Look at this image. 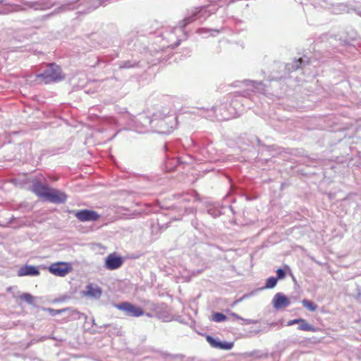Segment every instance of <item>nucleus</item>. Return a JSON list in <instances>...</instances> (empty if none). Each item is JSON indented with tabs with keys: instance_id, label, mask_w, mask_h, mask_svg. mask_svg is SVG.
<instances>
[{
	"instance_id": "nucleus-20",
	"label": "nucleus",
	"mask_w": 361,
	"mask_h": 361,
	"mask_svg": "<svg viewBox=\"0 0 361 361\" xmlns=\"http://www.w3.org/2000/svg\"><path fill=\"white\" fill-rule=\"evenodd\" d=\"M277 281H278V279H276V277H274V276L269 277L266 281L265 288H273L274 287L276 286Z\"/></svg>"
},
{
	"instance_id": "nucleus-36",
	"label": "nucleus",
	"mask_w": 361,
	"mask_h": 361,
	"mask_svg": "<svg viewBox=\"0 0 361 361\" xmlns=\"http://www.w3.org/2000/svg\"><path fill=\"white\" fill-rule=\"evenodd\" d=\"M4 0H0V3H2Z\"/></svg>"
},
{
	"instance_id": "nucleus-25",
	"label": "nucleus",
	"mask_w": 361,
	"mask_h": 361,
	"mask_svg": "<svg viewBox=\"0 0 361 361\" xmlns=\"http://www.w3.org/2000/svg\"><path fill=\"white\" fill-rule=\"evenodd\" d=\"M231 315L237 319L242 320L243 322V324H251L255 323V321H252V320L248 319L242 318L240 316H239L238 314H237L234 312H231Z\"/></svg>"
},
{
	"instance_id": "nucleus-13",
	"label": "nucleus",
	"mask_w": 361,
	"mask_h": 361,
	"mask_svg": "<svg viewBox=\"0 0 361 361\" xmlns=\"http://www.w3.org/2000/svg\"><path fill=\"white\" fill-rule=\"evenodd\" d=\"M39 274V271L38 269L32 265H25L21 267L18 270V276H38Z\"/></svg>"
},
{
	"instance_id": "nucleus-4",
	"label": "nucleus",
	"mask_w": 361,
	"mask_h": 361,
	"mask_svg": "<svg viewBox=\"0 0 361 361\" xmlns=\"http://www.w3.org/2000/svg\"><path fill=\"white\" fill-rule=\"evenodd\" d=\"M176 118L173 116H164L161 117L157 114V120L152 128H155L159 133H169L176 123Z\"/></svg>"
},
{
	"instance_id": "nucleus-18",
	"label": "nucleus",
	"mask_w": 361,
	"mask_h": 361,
	"mask_svg": "<svg viewBox=\"0 0 361 361\" xmlns=\"http://www.w3.org/2000/svg\"><path fill=\"white\" fill-rule=\"evenodd\" d=\"M302 303L305 307H306L307 310H309L312 312H314L317 308V305H315L314 302H312V301L307 300V299H304L302 301Z\"/></svg>"
},
{
	"instance_id": "nucleus-5",
	"label": "nucleus",
	"mask_w": 361,
	"mask_h": 361,
	"mask_svg": "<svg viewBox=\"0 0 361 361\" xmlns=\"http://www.w3.org/2000/svg\"><path fill=\"white\" fill-rule=\"evenodd\" d=\"M115 307L121 311H123L126 315L128 317H138L145 314L143 310L135 305L128 302H123L119 304H115Z\"/></svg>"
},
{
	"instance_id": "nucleus-11",
	"label": "nucleus",
	"mask_w": 361,
	"mask_h": 361,
	"mask_svg": "<svg viewBox=\"0 0 361 361\" xmlns=\"http://www.w3.org/2000/svg\"><path fill=\"white\" fill-rule=\"evenodd\" d=\"M272 304L275 309L279 310L282 307L289 306L290 302L285 295L281 293H278L274 295L272 300Z\"/></svg>"
},
{
	"instance_id": "nucleus-14",
	"label": "nucleus",
	"mask_w": 361,
	"mask_h": 361,
	"mask_svg": "<svg viewBox=\"0 0 361 361\" xmlns=\"http://www.w3.org/2000/svg\"><path fill=\"white\" fill-rule=\"evenodd\" d=\"M84 293L85 295L88 297L98 299L101 297L102 290L97 285L90 283L86 286Z\"/></svg>"
},
{
	"instance_id": "nucleus-29",
	"label": "nucleus",
	"mask_w": 361,
	"mask_h": 361,
	"mask_svg": "<svg viewBox=\"0 0 361 361\" xmlns=\"http://www.w3.org/2000/svg\"><path fill=\"white\" fill-rule=\"evenodd\" d=\"M276 274H277L276 279H282L286 276V273H285L284 270L282 269H277Z\"/></svg>"
},
{
	"instance_id": "nucleus-9",
	"label": "nucleus",
	"mask_w": 361,
	"mask_h": 361,
	"mask_svg": "<svg viewBox=\"0 0 361 361\" xmlns=\"http://www.w3.org/2000/svg\"><path fill=\"white\" fill-rule=\"evenodd\" d=\"M123 259L115 253L109 255L104 262V267L108 270H115L120 268L123 264Z\"/></svg>"
},
{
	"instance_id": "nucleus-19",
	"label": "nucleus",
	"mask_w": 361,
	"mask_h": 361,
	"mask_svg": "<svg viewBox=\"0 0 361 361\" xmlns=\"http://www.w3.org/2000/svg\"><path fill=\"white\" fill-rule=\"evenodd\" d=\"M20 298L21 300L25 301L26 302H27L30 305H34L35 298L30 293H23L20 296Z\"/></svg>"
},
{
	"instance_id": "nucleus-32",
	"label": "nucleus",
	"mask_w": 361,
	"mask_h": 361,
	"mask_svg": "<svg viewBox=\"0 0 361 361\" xmlns=\"http://www.w3.org/2000/svg\"><path fill=\"white\" fill-rule=\"evenodd\" d=\"M103 4H104V0H98V2L93 5V8H96L98 6H99L100 5H102Z\"/></svg>"
},
{
	"instance_id": "nucleus-33",
	"label": "nucleus",
	"mask_w": 361,
	"mask_h": 361,
	"mask_svg": "<svg viewBox=\"0 0 361 361\" xmlns=\"http://www.w3.org/2000/svg\"><path fill=\"white\" fill-rule=\"evenodd\" d=\"M183 200H184V201H189V199H188L187 197H184V198H183Z\"/></svg>"
},
{
	"instance_id": "nucleus-31",
	"label": "nucleus",
	"mask_w": 361,
	"mask_h": 361,
	"mask_svg": "<svg viewBox=\"0 0 361 361\" xmlns=\"http://www.w3.org/2000/svg\"><path fill=\"white\" fill-rule=\"evenodd\" d=\"M302 319H293V320H290L288 322V325L290 326V325H293V324H300V322L299 321H301Z\"/></svg>"
},
{
	"instance_id": "nucleus-15",
	"label": "nucleus",
	"mask_w": 361,
	"mask_h": 361,
	"mask_svg": "<svg viewBox=\"0 0 361 361\" xmlns=\"http://www.w3.org/2000/svg\"><path fill=\"white\" fill-rule=\"evenodd\" d=\"M245 82L247 86H252V89H250L252 91H257L259 92H264V85L262 82H257V81H252V80H245Z\"/></svg>"
},
{
	"instance_id": "nucleus-2",
	"label": "nucleus",
	"mask_w": 361,
	"mask_h": 361,
	"mask_svg": "<svg viewBox=\"0 0 361 361\" xmlns=\"http://www.w3.org/2000/svg\"><path fill=\"white\" fill-rule=\"evenodd\" d=\"M37 77L45 84L56 82L64 78L60 66L56 63L47 65L45 70Z\"/></svg>"
},
{
	"instance_id": "nucleus-23",
	"label": "nucleus",
	"mask_w": 361,
	"mask_h": 361,
	"mask_svg": "<svg viewBox=\"0 0 361 361\" xmlns=\"http://www.w3.org/2000/svg\"><path fill=\"white\" fill-rule=\"evenodd\" d=\"M202 116L209 119H213L215 116V109L213 107L210 110H204Z\"/></svg>"
},
{
	"instance_id": "nucleus-16",
	"label": "nucleus",
	"mask_w": 361,
	"mask_h": 361,
	"mask_svg": "<svg viewBox=\"0 0 361 361\" xmlns=\"http://www.w3.org/2000/svg\"><path fill=\"white\" fill-rule=\"evenodd\" d=\"M300 322V323L299 324L298 326L299 330L312 332H314L316 331L315 328L312 325L309 324L305 319H302V320Z\"/></svg>"
},
{
	"instance_id": "nucleus-21",
	"label": "nucleus",
	"mask_w": 361,
	"mask_h": 361,
	"mask_svg": "<svg viewBox=\"0 0 361 361\" xmlns=\"http://www.w3.org/2000/svg\"><path fill=\"white\" fill-rule=\"evenodd\" d=\"M226 316L223 313L216 312L212 315V319L216 322H221L226 320Z\"/></svg>"
},
{
	"instance_id": "nucleus-24",
	"label": "nucleus",
	"mask_w": 361,
	"mask_h": 361,
	"mask_svg": "<svg viewBox=\"0 0 361 361\" xmlns=\"http://www.w3.org/2000/svg\"><path fill=\"white\" fill-rule=\"evenodd\" d=\"M207 341L210 344V345L213 348H218L219 346L220 341L216 340L211 336H207L206 337Z\"/></svg>"
},
{
	"instance_id": "nucleus-26",
	"label": "nucleus",
	"mask_w": 361,
	"mask_h": 361,
	"mask_svg": "<svg viewBox=\"0 0 361 361\" xmlns=\"http://www.w3.org/2000/svg\"><path fill=\"white\" fill-rule=\"evenodd\" d=\"M233 343L228 342H221L219 343V349L230 350L233 348Z\"/></svg>"
},
{
	"instance_id": "nucleus-27",
	"label": "nucleus",
	"mask_w": 361,
	"mask_h": 361,
	"mask_svg": "<svg viewBox=\"0 0 361 361\" xmlns=\"http://www.w3.org/2000/svg\"><path fill=\"white\" fill-rule=\"evenodd\" d=\"M197 32L200 35H204V33H210L211 35H213V32L219 33V31L218 30H207L205 28H202L198 30Z\"/></svg>"
},
{
	"instance_id": "nucleus-3",
	"label": "nucleus",
	"mask_w": 361,
	"mask_h": 361,
	"mask_svg": "<svg viewBox=\"0 0 361 361\" xmlns=\"http://www.w3.org/2000/svg\"><path fill=\"white\" fill-rule=\"evenodd\" d=\"M26 7L21 5H14L12 6V10L7 9L0 11V15H6L10 12H16L20 11H25L27 8H32L34 10H46L51 8L54 4L46 0H41L39 1H27L24 3Z\"/></svg>"
},
{
	"instance_id": "nucleus-28",
	"label": "nucleus",
	"mask_w": 361,
	"mask_h": 361,
	"mask_svg": "<svg viewBox=\"0 0 361 361\" xmlns=\"http://www.w3.org/2000/svg\"><path fill=\"white\" fill-rule=\"evenodd\" d=\"M48 311L50 312V314L52 316H56V315L62 313L63 312H64L65 310L64 309H62V310H54V309L49 308Z\"/></svg>"
},
{
	"instance_id": "nucleus-1",
	"label": "nucleus",
	"mask_w": 361,
	"mask_h": 361,
	"mask_svg": "<svg viewBox=\"0 0 361 361\" xmlns=\"http://www.w3.org/2000/svg\"><path fill=\"white\" fill-rule=\"evenodd\" d=\"M214 6H201L195 8L188 13V16L178 23L176 27L171 29V32L175 33L176 31L183 32V29L189 23L197 20H205L211 13L215 12Z\"/></svg>"
},
{
	"instance_id": "nucleus-7",
	"label": "nucleus",
	"mask_w": 361,
	"mask_h": 361,
	"mask_svg": "<svg viewBox=\"0 0 361 361\" xmlns=\"http://www.w3.org/2000/svg\"><path fill=\"white\" fill-rule=\"evenodd\" d=\"M74 215L80 221L82 222L96 221L101 216V215L95 211L90 209H82L74 212Z\"/></svg>"
},
{
	"instance_id": "nucleus-10",
	"label": "nucleus",
	"mask_w": 361,
	"mask_h": 361,
	"mask_svg": "<svg viewBox=\"0 0 361 361\" xmlns=\"http://www.w3.org/2000/svg\"><path fill=\"white\" fill-rule=\"evenodd\" d=\"M67 200V195L58 190L51 188L47 198V201L55 204L64 203Z\"/></svg>"
},
{
	"instance_id": "nucleus-34",
	"label": "nucleus",
	"mask_w": 361,
	"mask_h": 361,
	"mask_svg": "<svg viewBox=\"0 0 361 361\" xmlns=\"http://www.w3.org/2000/svg\"><path fill=\"white\" fill-rule=\"evenodd\" d=\"M180 44V40H178V42L176 43V45H178Z\"/></svg>"
},
{
	"instance_id": "nucleus-17",
	"label": "nucleus",
	"mask_w": 361,
	"mask_h": 361,
	"mask_svg": "<svg viewBox=\"0 0 361 361\" xmlns=\"http://www.w3.org/2000/svg\"><path fill=\"white\" fill-rule=\"evenodd\" d=\"M139 65L138 62L135 61H123L120 63V68H130L137 66Z\"/></svg>"
},
{
	"instance_id": "nucleus-22",
	"label": "nucleus",
	"mask_w": 361,
	"mask_h": 361,
	"mask_svg": "<svg viewBox=\"0 0 361 361\" xmlns=\"http://www.w3.org/2000/svg\"><path fill=\"white\" fill-rule=\"evenodd\" d=\"M304 63V61L302 59H299L298 60H295L293 64H291V69L293 71H295L300 67H302V63ZM288 66H290V64L288 65ZM288 70H290V68H288Z\"/></svg>"
},
{
	"instance_id": "nucleus-6",
	"label": "nucleus",
	"mask_w": 361,
	"mask_h": 361,
	"mask_svg": "<svg viewBox=\"0 0 361 361\" xmlns=\"http://www.w3.org/2000/svg\"><path fill=\"white\" fill-rule=\"evenodd\" d=\"M156 120L157 114H154L152 118L144 114H140L135 121V127L137 128V131L140 133H144L148 130V127L149 126H152V127L153 126Z\"/></svg>"
},
{
	"instance_id": "nucleus-8",
	"label": "nucleus",
	"mask_w": 361,
	"mask_h": 361,
	"mask_svg": "<svg viewBox=\"0 0 361 361\" xmlns=\"http://www.w3.org/2000/svg\"><path fill=\"white\" fill-rule=\"evenodd\" d=\"M49 271L58 276H65L71 270V266L66 262H57L50 265Z\"/></svg>"
},
{
	"instance_id": "nucleus-35",
	"label": "nucleus",
	"mask_w": 361,
	"mask_h": 361,
	"mask_svg": "<svg viewBox=\"0 0 361 361\" xmlns=\"http://www.w3.org/2000/svg\"><path fill=\"white\" fill-rule=\"evenodd\" d=\"M357 13L360 16H361V11H359Z\"/></svg>"
},
{
	"instance_id": "nucleus-30",
	"label": "nucleus",
	"mask_w": 361,
	"mask_h": 361,
	"mask_svg": "<svg viewBox=\"0 0 361 361\" xmlns=\"http://www.w3.org/2000/svg\"><path fill=\"white\" fill-rule=\"evenodd\" d=\"M208 214L214 217L219 216L220 215V212L218 210L210 209L207 211Z\"/></svg>"
},
{
	"instance_id": "nucleus-12",
	"label": "nucleus",
	"mask_w": 361,
	"mask_h": 361,
	"mask_svg": "<svg viewBox=\"0 0 361 361\" xmlns=\"http://www.w3.org/2000/svg\"><path fill=\"white\" fill-rule=\"evenodd\" d=\"M50 188L47 185L42 184L39 182H36L33 184V191L39 197H43L45 200H47Z\"/></svg>"
}]
</instances>
